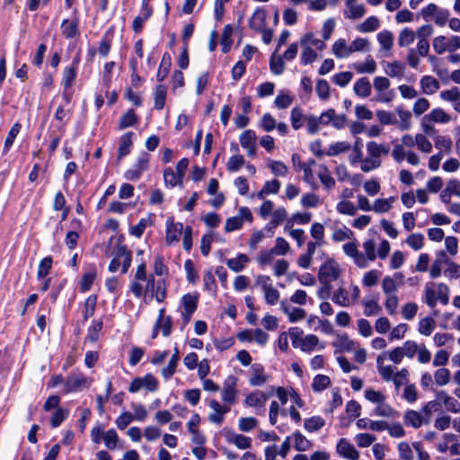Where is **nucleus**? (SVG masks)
Here are the masks:
<instances>
[{
	"label": "nucleus",
	"mask_w": 460,
	"mask_h": 460,
	"mask_svg": "<svg viewBox=\"0 0 460 460\" xmlns=\"http://www.w3.org/2000/svg\"><path fill=\"white\" fill-rule=\"evenodd\" d=\"M53 267V258L50 255H48L44 258H42L38 265L37 270V280H41L42 279H45V277H48V275L50 273Z\"/></svg>",
	"instance_id": "obj_23"
},
{
	"label": "nucleus",
	"mask_w": 460,
	"mask_h": 460,
	"mask_svg": "<svg viewBox=\"0 0 460 460\" xmlns=\"http://www.w3.org/2000/svg\"><path fill=\"white\" fill-rule=\"evenodd\" d=\"M258 425V420L254 417H242L239 420V429L243 432H249L255 429Z\"/></svg>",
	"instance_id": "obj_63"
},
{
	"label": "nucleus",
	"mask_w": 460,
	"mask_h": 460,
	"mask_svg": "<svg viewBox=\"0 0 460 460\" xmlns=\"http://www.w3.org/2000/svg\"><path fill=\"white\" fill-rule=\"evenodd\" d=\"M374 413L377 416L392 418L399 417L400 415L397 411L392 408L389 404L384 402L379 403V405L376 406V408L374 411Z\"/></svg>",
	"instance_id": "obj_52"
},
{
	"label": "nucleus",
	"mask_w": 460,
	"mask_h": 460,
	"mask_svg": "<svg viewBox=\"0 0 460 460\" xmlns=\"http://www.w3.org/2000/svg\"><path fill=\"white\" fill-rule=\"evenodd\" d=\"M404 423L407 426H411L415 429H418L422 425L421 415L416 411L408 410L404 415Z\"/></svg>",
	"instance_id": "obj_40"
},
{
	"label": "nucleus",
	"mask_w": 460,
	"mask_h": 460,
	"mask_svg": "<svg viewBox=\"0 0 460 460\" xmlns=\"http://www.w3.org/2000/svg\"><path fill=\"white\" fill-rule=\"evenodd\" d=\"M98 296L95 294L90 295L84 302V308L82 311L81 324L84 325L89 318H91L95 312Z\"/></svg>",
	"instance_id": "obj_15"
},
{
	"label": "nucleus",
	"mask_w": 460,
	"mask_h": 460,
	"mask_svg": "<svg viewBox=\"0 0 460 460\" xmlns=\"http://www.w3.org/2000/svg\"><path fill=\"white\" fill-rule=\"evenodd\" d=\"M115 28L114 26L109 27L103 33L98 47V53L102 58H106L111 49L112 40L114 37Z\"/></svg>",
	"instance_id": "obj_11"
},
{
	"label": "nucleus",
	"mask_w": 460,
	"mask_h": 460,
	"mask_svg": "<svg viewBox=\"0 0 460 460\" xmlns=\"http://www.w3.org/2000/svg\"><path fill=\"white\" fill-rule=\"evenodd\" d=\"M341 274L339 265L332 258L324 261L319 269L318 279L320 282H332L338 279Z\"/></svg>",
	"instance_id": "obj_2"
},
{
	"label": "nucleus",
	"mask_w": 460,
	"mask_h": 460,
	"mask_svg": "<svg viewBox=\"0 0 460 460\" xmlns=\"http://www.w3.org/2000/svg\"><path fill=\"white\" fill-rule=\"evenodd\" d=\"M172 66V58L168 52L164 53L162 57L161 63L159 65L157 73H156V80L158 82H163L170 72Z\"/></svg>",
	"instance_id": "obj_21"
},
{
	"label": "nucleus",
	"mask_w": 460,
	"mask_h": 460,
	"mask_svg": "<svg viewBox=\"0 0 460 460\" xmlns=\"http://www.w3.org/2000/svg\"><path fill=\"white\" fill-rule=\"evenodd\" d=\"M72 19H64L60 24L61 33L65 39L70 40L80 35V16L79 10L74 8Z\"/></svg>",
	"instance_id": "obj_1"
},
{
	"label": "nucleus",
	"mask_w": 460,
	"mask_h": 460,
	"mask_svg": "<svg viewBox=\"0 0 460 460\" xmlns=\"http://www.w3.org/2000/svg\"><path fill=\"white\" fill-rule=\"evenodd\" d=\"M232 33L233 26L231 24L225 25L220 40L221 50L224 54L228 53L231 49L233 44Z\"/></svg>",
	"instance_id": "obj_30"
},
{
	"label": "nucleus",
	"mask_w": 460,
	"mask_h": 460,
	"mask_svg": "<svg viewBox=\"0 0 460 460\" xmlns=\"http://www.w3.org/2000/svg\"><path fill=\"white\" fill-rule=\"evenodd\" d=\"M22 129V124L20 122H15L11 129L9 130L6 137H5V140H4V147H3V154L5 155L9 152V150L11 149V147L13 146V142L17 137V135L20 133Z\"/></svg>",
	"instance_id": "obj_27"
},
{
	"label": "nucleus",
	"mask_w": 460,
	"mask_h": 460,
	"mask_svg": "<svg viewBox=\"0 0 460 460\" xmlns=\"http://www.w3.org/2000/svg\"><path fill=\"white\" fill-rule=\"evenodd\" d=\"M380 22L376 16L367 17L359 26L358 31L361 32H372L379 28Z\"/></svg>",
	"instance_id": "obj_43"
},
{
	"label": "nucleus",
	"mask_w": 460,
	"mask_h": 460,
	"mask_svg": "<svg viewBox=\"0 0 460 460\" xmlns=\"http://www.w3.org/2000/svg\"><path fill=\"white\" fill-rule=\"evenodd\" d=\"M377 40L385 50H390L394 45V35L390 31L384 30L378 32Z\"/></svg>",
	"instance_id": "obj_44"
},
{
	"label": "nucleus",
	"mask_w": 460,
	"mask_h": 460,
	"mask_svg": "<svg viewBox=\"0 0 460 460\" xmlns=\"http://www.w3.org/2000/svg\"><path fill=\"white\" fill-rule=\"evenodd\" d=\"M103 440H104L105 446L109 449L112 450V449L116 448L117 443L119 441V436H118L116 430L114 429H108L103 434Z\"/></svg>",
	"instance_id": "obj_62"
},
{
	"label": "nucleus",
	"mask_w": 460,
	"mask_h": 460,
	"mask_svg": "<svg viewBox=\"0 0 460 460\" xmlns=\"http://www.w3.org/2000/svg\"><path fill=\"white\" fill-rule=\"evenodd\" d=\"M88 383L87 377L83 374H70L66 377L64 394H71L80 391Z\"/></svg>",
	"instance_id": "obj_5"
},
{
	"label": "nucleus",
	"mask_w": 460,
	"mask_h": 460,
	"mask_svg": "<svg viewBox=\"0 0 460 460\" xmlns=\"http://www.w3.org/2000/svg\"><path fill=\"white\" fill-rule=\"evenodd\" d=\"M356 95L361 98H367L371 94V84L367 77L358 79L353 87Z\"/></svg>",
	"instance_id": "obj_22"
},
{
	"label": "nucleus",
	"mask_w": 460,
	"mask_h": 460,
	"mask_svg": "<svg viewBox=\"0 0 460 460\" xmlns=\"http://www.w3.org/2000/svg\"><path fill=\"white\" fill-rule=\"evenodd\" d=\"M135 137V133L132 131H128L121 135L119 138V149H118V160L122 159L130 154L132 146H133V137Z\"/></svg>",
	"instance_id": "obj_10"
},
{
	"label": "nucleus",
	"mask_w": 460,
	"mask_h": 460,
	"mask_svg": "<svg viewBox=\"0 0 460 460\" xmlns=\"http://www.w3.org/2000/svg\"><path fill=\"white\" fill-rule=\"evenodd\" d=\"M450 119V116L441 108H435L429 114L424 116V120L433 121L435 123H447Z\"/></svg>",
	"instance_id": "obj_28"
},
{
	"label": "nucleus",
	"mask_w": 460,
	"mask_h": 460,
	"mask_svg": "<svg viewBox=\"0 0 460 460\" xmlns=\"http://www.w3.org/2000/svg\"><path fill=\"white\" fill-rule=\"evenodd\" d=\"M396 112L399 115V118L401 119V123L399 124V128L401 130H407L411 128V114L409 111H404L401 107H396Z\"/></svg>",
	"instance_id": "obj_57"
},
{
	"label": "nucleus",
	"mask_w": 460,
	"mask_h": 460,
	"mask_svg": "<svg viewBox=\"0 0 460 460\" xmlns=\"http://www.w3.org/2000/svg\"><path fill=\"white\" fill-rule=\"evenodd\" d=\"M319 180L322 184L327 189L331 190L335 186V181L332 177L331 172H329L326 165L321 166V171L318 174Z\"/></svg>",
	"instance_id": "obj_48"
},
{
	"label": "nucleus",
	"mask_w": 460,
	"mask_h": 460,
	"mask_svg": "<svg viewBox=\"0 0 460 460\" xmlns=\"http://www.w3.org/2000/svg\"><path fill=\"white\" fill-rule=\"evenodd\" d=\"M80 61V55L76 54L73 58L71 64L64 68L61 81V85L63 88H72L77 76Z\"/></svg>",
	"instance_id": "obj_3"
},
{
	"label": "nucleus",
	"mask_w": 460,
	"mask_h": 460,
	"mask_svg": "<svg viewBox=\"0 0 460 460\" xmlns=\"http://www.w3.org/2000/svg\"><path fill=\"white\" fill-rule=\"evenodd\" d=\"M377 299L378 295L372 299L363 301V305L365 306L364 314L366 316H372L379 314L381 306L378 305Z\"/></svg>",
	"instance_id": "obj_46"
},
{
	"label": "nucleus",
	"mask_w": 460,
	"mask_h": 460,
	"mask_svg": "<svg viewBox=\"0 0 460 460\" xmlns=\"http://www.w3.org/2000/svg\"><path fill=\"white\" fill-rule=\"evenodd\" d=\"M236 383L237 377L234 376H229L224 381V386L222 390V400L228 403H234L236 397Z\"/></svg>",
	"instance_id": "obj_8"
},
{
	"label": "nucleus",
	"mask_w": 460,
	"mask_h": 460,
	"mask_svg": "<svg viewBox=\"0 0 460 460\" xmlns=\"http://www.w3.org/2000/svg\"><path fill=\"white\" fill-rule=\"evenodd\" d=\"M436 397L438 400H441L443 403L445 404L446 409L448 411H451L453 413H457L460 411V403L459 402L449 396L446 391L442 390L436 394Z\"/></svg>",
	"instance_id": "obj_19"
},
{
	"label": "nucleus",
	"mask_w": 460,
	"mask_h": 460,
	"mask_svg": "<svg viewBox=\"0 0 460 460\" xmlns=\"http://www.w3.org/2000/svg\"><path fill=\"white\" fill-rule=\"evenodd\" d=\"M240 144L243 148L256 144L257 136L254 130L246 129L239 137Z\"/></svg>",
	"instance_id": "obj_55"
},
{
	"label": "nucleus",
	"mask_w": 460,
	"mask_h": 460,
	"mask_svg": "<svg viewBox=\"0 0 460 460\" xmlns=\"http://www.w3.org/2000/svg\"><path fill=\"white\" fill-rule=\"evenodd\" d=\"M306 117L304 116L303 111L299 106H296L292 109L290 113V120L292 128L295 130H297L303 126V119H305Z\"/></svg>",
	"instance_id": "obj_45"
},
{
	"label": "nucleus",
	"mask_w": 460,
	"mask_h": 460,
	"mask_svg": "<svg viewBox=\"0 0 460 460\" xmlns=\"http://www.w3.org/2000/svg\"><path fill=\"white\" fill-rule=\"evenodd\" d=\"M349 47L347 46L344 39L337 40L332 45V52L337 58H344L350 55Z\"/></svg>",
	"instance_id": "obj_39"
},
{
	"label": "nucleus",
	"mask_w": 460,
	"mask_h": 460,
	"mask_svg": "<svg viewBox=\"0 0 460 460\" xmlns=\"http://www.w3.org/2000/svg\"><path fill=\"white\" fill-rule=\"evenodd\" d=\"M270 69L274 75H281L285 70V62L282 56L276 57L275 53L270 58Z\"/></svg>",
	"instance_id": "obj_41"
},
{
	"label": "nucleus",
	"mask_w": 460,
	"mask_h": 460,
	"mask_svg": "<svg viewBox=\"0 0 460 460\" xmlns=\"http://www.w3.org/2000/svg\"><path fill=\"white\" fill-rule=\"evenodd\" d=\"M415 40V33L409 28H404L401 31L398 38V45L400 47H407L411 45Z\"/></svg>",
	"instance_id": "obj_53"
},
{
	"label": "nucleus",
	"mask_w": 460,
	"mask_h": 460,
	"mask_svg": "<svg viewBox=\"0 0 460 460\" xmlns=\"http://www.w3.org/2000/svg\"><path fill=\"white\" fill-rule=\"evenodd\" d=\"M305 120H306V124H307V132L310 135H315L316 133H318V131L320 129V127H319L320 124H323V125L329 124V120L321 121L320 119H317V117H315L314 115H310V116L306 117Z\"/></svg>",
	"instance_id": "obj_51"
},
{
	"label": "nucleus",
	"mask_w": 460,
	"mask_h": 460,
	"mask_svg": "<svg viewBox=\"0 0 460 460\" xmlns=\"http://www.w3.org/2000/svg\"><path fill=\"white\" fill-rule=\"evenodd\" d=\"M203 287H204V290L208 291L211 295H213V296L217 295V286L216 283L215 277L210 269L206 270L203 275Z\"/></svg>",
	"instance_id": "obj_37"
},
{
	"label": "nucleus",
	"mask_w": 460,
	"mask_h": 460,
	"mask_svg": "<svg viewBox=\"0 0 460 460\" xmlns=\"http://www.w3.org/2000/svg\"><path fill=\"white\" fill-rule=\"evenodd\" d=\"M141 379L143 388H145L146 391L154 393L158 390L159 382L153 374L147 373L144 376H142Z\"/></svg>",
	"instance_id": "obj_49"
},
{
	"label": "nucleus",
	"mask_w": 460,
	"mask_h": 460,
	"mask_svg": "<svg viewBox=\"0 0 460 460\" xmlns=\"http://www.w3.org/2000/svg\"><path fill=\"white\" fill-rule=\"evenodd\" d=\"M138 121V117L136 114L134 109H128L124 114L121 115L119 120V128L124 129L129 127H133Z\"/></svg>",
	"instance_id": "obj_26"
},
{
	"label": "nucleus",
	"mask_w": 460,
	"mask_h": 460,
	"mask_svg": "<svg viewBox=\"0 0 460 460\" xmlns=\"http://www.w3.org/2000/svg\"><path fill=\"white\" fill-rule=\"evenodd\" d=\"M350 147V144L346 141L336 142L335 144L330 146L326 155L329 156H335L349 151Z\"/></svg>",
	"instance_id": "obj_56"
},
{
	"label": "nucleus",
	"mask_w": 460,
	"mask_h": 460,
	"mask_svg": "<svg viewBox=\"0 0 460 460\" xmlns=\"http://www.w3.org/2000/svg\"><path fill=\"white\" fill-rule=\"evenodd\" d=\"M69 416V410L60 407L57 408L50 417L49 425L52 429L58 428Z\"/></svg>",
	"instance_id": "obj_29"
},
{
	"label": "nucleus",
	"mask_w": 460,
	"mask_h": 460,
	"mask_svg": "<svg viewBox=\"0 0 460 460\" xmlns=\"http://www.w3.org/2000/svg\"><path fill=\"white\" fill-rule=\"evenodd\" d=\"M420 86L426 94H432L439 89V82L431 75H424L420 79Z\"/></svg>",
	"instance_id": "obj_31"
},
{
	"label": "nucleus",
	"mask_w": 460,
	"mask_h": 460,
	"mask_svg": "<svg viewBox=\"0 0 460 460\" xmlns=\"http://www.w3.org/2000/svg\"><path fill=\"white\" fill-rule=\"evenodd\" d=\"M266 10L263 7H257L248 21L249 28L254 31H263L266 27Z\"/></svg>",
	"instance_id": "obj_9"
},
{
	"label": "nucleus",
	"mask_w": 460,
	"mask_h": 460,
	"mask_svg": "<svg viewBox=\"0 0 460 460\" xmlns=\"http://www.w3.org/2000/svg\"><path fill=\"white\" fill-rule=\"evenodd\" d=\"M324 426H325V420L319 415H314L310 418H307L304 421V428L308 432L318 431Z\"/></svg>",
	"instance_id": "obj_33"
},
{
	"label": "nucleus",
	"mask_w": 460,
	"mask_h": 460,
	"mask_svg": "<svg viewBox=\"0 0 460 460\" xmlns=\"http://www.w3.org/2000/svg\"><path fill=\"white\" fill-rule=\"evenodd\" d=\"M354 67L358 74H372L376 69V63L370 56H368L364 63L355 64Z\"/></svg>",
	"instance_id": "obj_50"
},
{
	"label": "nucleus",
	"mask_w": 460,
	"mask_h": 460,
	"mask_svg": "<svg viewBox=\"0 0 460 460\" xmlns=\"http://www.w3.org/2000/svg\"><path fill=\"white\" fill-rule=\"evenodd\" d=\"M336 209L340 214L348 216H354L357 212V208L349 200L340 201L336 206Z\"/></svg>",
	"instance_id": "obj_61"
},
{
	"label": "nucleus",
	"mask_w": 460,
	"mask_h": 460,
	"mask_svg": "<svg viewBox=\"0 0 460 460\" xmlns=\"http://www.w3.org/2000/svg\"><path fill=\"white\" fill-rule=\"evenodd\" d=\"M249 261L250 259L245 253H238L235 258L227 259L226 265L231 270L240 272Z\"/></svg>",
	"instance_id": "obj_24"
},
{
	"label": "nucleus",
	"mask_w": 460,
	"mask_h": 460,
	"mask_svg": "<svg viewBox=\"0 0 460 460\" xmlns=\"http://www.w3.org/2000/svg\"><path fill=\"white\" fill-rule=\"evenodd\" d=\"M244 163L245 160L242 155H234L228 159L226 168L229 172H237Z\"/></svg>",
	"instance_id": "obj_59"
},
{
	"label": "nucleus",
	"mask_w": 460,
	"mask_h": 460,
	"mask_svg": "<svg viewBox=\"0 0 460 460\" xmlns=\"http://www.w3.org/2000/svg\"><path fill=\"white\" fill-rule=\"evenodd\" d=\"M209 407L215 411L208 417L211 422L221 424L224 420V415L230 411L227 405H221L217 400L213 399L209 402Z\"/></svg>",
	"instance_id": "obj_13"
},
{
	"label": "nucleus",
	"mask_w": 460,
	"mask_h": 460,
	"mask_svg": "<svg viewBox=\"0 0 460 460\" xmlns=\"http://www.w3.org/2000/svg\"><path fill=\"white\" fill-rule=\"evenodd\" d=\"M179 360L180 351L178 347L175 346L173 354L172 355L167 366L161 370V374L164 379L168 380L174 375Z\"/></svg>",
	"instance_id": "obj_17"
},
{
	"label": "nucleus",
	"mask_w": 460,
	"mask_h": 460,
	"mask_svg": "<svg viewBox=\"0 0 460 460\" xmlns=\"http://www.w3.org/2000/svg\"><path fill=\"white\" fill-rule=\"evenodd\" d=\"M353 77V74L349 71L340 72L332 76V82L340 87H345L349 84Z\"/></svg>",
	"instance_id": "obj_60"
},
{
	"label": "nucleus",
	"mask_w": 460,
	"mask_h": 460,
	"mask_svg": "<svg viewBox=\"0 0 460 460\" xmlns=\"http://www.w3.org/2000/svg\"><path fill=\"white\" fill-rule=\"evenodd\" d=\"M331 385V379L326 375H316L312 383V388L314 392L319 393L328 388Z\"/></svg>",
	"instance_id": "obj_38"
},
{
	"label": "nucleus",
	"mask_w": 460,
	"mask_h": 460,
	"mask_svg": "<svg viewBox=\"0 0 460 460\" xmlns=\"http://www.w3.org/2000/svg\"><path fill=\"white\" fill-rule=\"evenodd\" d=\"M294 447L296 451L303 452L312 447V442L307 439L299 430L293 433Z\"/></svg>",
	"instance_id": "obj_36"
},
{
	"label": "nucleus",
	"mask_w": 460,
	"mask_h": 460,
	"mask_svg": "<svg viewBox=\"0 0 460 460\" xmlns=\"http://www.w3.org/2000/svg\"><path fill=\"white\" fill-rule=\"evenodd\" d=\"M252 375L249 378V384L252 386H261L268 380V376L265 375L264 367L260 363L252 365Z\"/></svg>",
	"instance_id": "obj_12"
},
{
	"label": "nucleus",
	"mask_w": 460,
	"mask_h": 460,
	"mask_svg": "<svg viewBox=\"0 0 460 460\" xmlns=\"http://www.w3.org/2000/svg\"><path fill=\"white\" fill-rule=\"evenodd\" d=\"M167 96V86L163 84H159L155 87L154 92V109L161 111L164 108L165 101Z\"/></svg>",
	"instance_id": "obj_18"
},
{
	"label": "nucleus",
	"mask_w": 460,
	"mask_h": 460,
	"mask_svg": "<svg viewBox=\"0 0 460 460\" xmlns=\"http://www.w3.org/2000/svg\"><path fill=\"white\" fill-rule=\"evenodd\" d=\"M423 241L424 236L420 233L411 234L406 239L407 244L415 251H419L423 247Z\"/></svg>",
	"instance_id": "obj_64"
},
{
	"label": "nucleus",
	"mask_w": 460,
	"mask_h": 460,
	"mask_svg": "<svg viewBox=\"0 0 460 460\" xmlns=\"http://www.w3.org/2000/svg\"><path fill=\"white\" fill-rule=\"evenodd\" d=\"M267 399L268 396L263 392L254 391L246 396L244 403L251 407L262 406Z\"/></svg>",
	"instance_id": "obj_32"
},
{
	"label": "nucleus",
	"mask_w": 460,
	"mask_h": 460,
	"mask_svg": "<svg viewBox=\"0 0 460 460\" xmlns=\"http://www.w3.org/2000/svg\"><path fill=\"white\" fill-rule=\"evenodd\" d=\"M165 241L167 244L178 242L183 230V225L180 222L174 223V217H169L165 222Z\"/></svg>",
	"instance_id": "obj_6"
},
{
	"label": "nucleus",
	"mask_w": 460,
	"mask_h": 460,
	"mask_svg": "<svg viewBox=\"0 0 460 460\" xmlns=\"http://www.w3.org/2000/svg\"><path fill=\"white\" fill-rule=\"evenodd\" d=\"M315 91L321 100L326 101L330 98V85L327 80L318 79L316 82Z\"/></svg>",
	"instance_id": "obj_54"
},
{
	"label": "nucleus",
	"mask_w": 460,
	"mask_h": 460,
	"mask_svg": "<svg viewBox=\"0 0 460 460\" xmlns=\"http://www.w3.org/2000/svg\"><path fill=\"white\" fill-rule=\"evenodd\" d=\"M199 300V294L195 292L194 294L187 293L181 297V304L188 314L190 312H196Z\"/></svg>",
	"instance_id": "obj_25"
},
{
	"label": "nucleus",
	"mask_w": 460,
	"mask_h": 460,
	"mask_svg": "<svg viewBox=\"0 0 460 460\" xmlns=\"http://www.w3.org/2000/svg\"><path fill=\"white\" fill-rule=\"evenodd\" d=\"M336 450L343 458L349 460H358L359 458V452L347 438H343L339 440Z\"/></svg>",
	"instance_id": "obj_7"
},
{
	"label": "nucleus",
	"mask_w": 460,
	"mask_h": 460,
	"mask_svg": "<svg viewBox=\"0 0 460 460\" xmlns=\"http://www.w3.org/2000/svg\"><path fill=\"white\" fill-rule=\"evenodd\" d=\"M226 440L229 443H233L239 449H248L252 447V438L242 434H235L231 430H228L226 435Z\"/></svg>",
	"instance_id": "obj_16"
},
{
	"label": "nucleus",
	"mask_w": 460,
	"mask_h": 460,
	"mask_svg": "<svg viewBox=\"0 0 460 460\" xmlns=\"http://www.w3.org/2000/svg\"><path fill=\"white\" fill-rule=\"evenodd\" d=\"M435 325L436 323L434 319L430 316H427L419 322L418 331L420 334L429 336L432 333Z\"/></svg>",
	"instance_id": "obj_47"
},
{
	"label": "nucleus",
	"mask_w": 460,
	"mask_h": 460,
	"mask_svg": "<svg viewBox=\"0 0 460 460\" xmlns=\"http://www.w3.org/2000/svg\"><path fill=\"white\" fill-rule=\"evenodd\" d=\"M166 281L164 279H159L156 280L154 292H151V296H155L158 303L164 301L166 297Z\"/></svg>",
	"instance_id": "obj_42"
},
{
	"label": "nucleus",
	"mask_w": 460,
	"mask_h": 460,
	"mask_svg": "<svg viewBox=\"0 0 460 460\" xmlns=\"http://www.w3.org/2000/svg\"><path fill=\"white\" fill-rule=\"evenodd\" d=\"M103 328V319L102 317L93 319L91 323L87 329V334L85 337V341H89L91 343H96L100 339V332Z\"/></svg>",
	"instance_id": "obj_14"
},
{
	"label": "nucleus",
	"mask_w": 460,
	"mask_h": 460,
	"mask_svg": "<svg viewBox=\"0 0 460 460\" xmlns=\"http://www.w3.org/2000/svg\"><path fill=\"white\" fill-rule=\"evenodd\" d=\"M332 346L339 348L341 350L350 352L355 348V342L349 339L347 333H343L337 336V341H333Z\"/></svg>",
	"instance_id": "obj_35"
},
{
	"label": "nucleus",
	"mask_w": 460,
	"mask_h": 460,
	"mask_svg": "<svg viewBox=\"0 0 460 460\" xmlns=\"http://www.w3.org/2000/svg\"><path fill=\"white\" fill-rule=\"evenodd\" d=\"M184 269L186 271V279L189 283L196 284L199 279L198 272L195 270L194 263L190 259H188L184 262Z\"/></svg>",
	"instance_id": "obj_58"
},
{
	"label": "nucleus",
	"mask_w": 460,
	"mask_h": 460,
	"mask_svg": "<svg viewBox=\"0 0 460 460\" xmlns=\"http://www.w3.org/2000/svg\"><path fill=\"white\" fill-rule=\"evenodd\" d=\"M84 272L79 283V291L85 293L89 291L97 278V267L95 263H88L84 266Z\"/></svg>",
	"instance_id": "obj_4"
},
{
	"label": "nucleus",
	"mask_w": 460,
	"mask_h": 460,
	"mask_svg": "<svg viewBox=\"0 0 460 460\" xmlns=\"http://www.w3.org/2000/svg\"><path fill=\"white\" fill-rule=\"evenodd\" d=\"M280 306L281 310L288 315V320L291 323L298 322L305 317L306 313L303 308L296 307L290 312L289 308L286 305L285 301H281Z\"/></svg>",
	"instance_id": "obj_34"
},
{
	"label": "nucleus",
	"mask_w": 460,
	"mask_h": 460,
	"mask_svg": "<svg viewBox=\"0 0 460 460\" xmlns=\"http://www.w3.org/2000/svg\"><path fill=\"white\" fill-rule=\"evenodd\" d=\"M153 217L154 214L149 213L147 217L140 218L136 226H133L129 228V234L136 236L137 238H140L143 235L146 226H151L154 225V220L152 218Z\"/></svg>",
	"instance_id": "obj_20"
}]
</instances>
